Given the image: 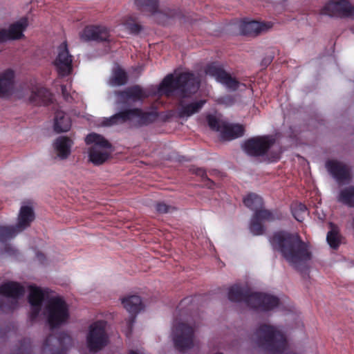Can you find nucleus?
Instances as JSON below:
<instances>
[{"mask_svg":"<svg viewBox=\"0 0 354 354\" xmlns=\"http://www.w3.org/2000/svg\"><path fill=\"white\" fill-rule=\"evenodd\" d=\"M34 213L30 206L24 205L20 209L18 221L14 226H0V241H4L7 239L12 238L17 233L23 231L30 225L34 220Z\"/></svg>","mask_w":354,"mask_h":354,"instance_id":"nucleus-8","label":"nucleus"},{"mask_svg":"<svg viewBox=\"0 0 354 354\" xmlns=\"http://www.w3.org/2000/svg\"><path fill=\"white\" fill-rule=\"evenodd\" d=\"M72 139L67 136H59L54 142V149L60 160L67 159L71 153L73 145Z\"/></svg>","mask_w":354,"mask_h":354,"instance_id":"nucleus-22","label":"nucleus"},{"mask_svg":"<svg viewBox=\"0 0 354 354\" xmlns=\"http://www.w3.org/2000/svg\"><path fill=\"white\" fill-rule=\"evenodd\" d=\"M250 230L251 233L255 236L262 234L265 230L264 226L261 223V221L257 218L254 215H253L251 219Z\"/></svg>","mask_w":354,"mask_h":354,"instance_id":"nucleus-40","label":"nucleus"},{"mask_svg":"<svg viewBox=\"0 0 354 354\" xmlns=\"http://www.w3.org/2000/svg\"><path fill=\"white\" fill-rule=\"evenodd\" d=\"M205 72L206 75L214 77L218 83L223 84L231 91H236L240 86H245V84L241 83L236 77L227 72L222 64L214 62L207 64Z\"/></svg>","mask_w":354,"mask_h":354,"instance_id":"nucleus-7","label":"nucleus"},{"mask_svg":"<svg viewBox=\"0 0 354 354\" xmlns=\"http://www.w3.org/2000/svg\"><path fill=\"white\" fill-rule=\"evenodd\" d=\"M158 117V113L156 110L143 111L140 108H133V119H138L140 125H148L155 122Z\"/></svg>","mask_w":354,"mask_h":354,"instance_id":"nucleus-28","label":"nucleus"},{"mask_svg":"<svg viewBox=\"0 0 354 354\" xmlns=\"http://www.w3.org/2000/svg\"><path fill=\"white\" fill-rule=\"evenodd\" d=\"M199 88V81L191 72H183L176 77L173 74L167 75L160 83L158 92L167 97H170L177 91L182 98L190 97L196 93Z\"/></svg>","mask_w":354,"mask_h":354,"instance_id":"nucleus-3","label":"nucleus"},{"mask_svg":"<svg viewBox=\"0 0 354 354\" xmlns=\"http://www.w3.org/2000/svg\"><path fill=\"white\" fill-rule=\"evenodd\" d=\"M54 339H56L58 347L52 349L51 354H66L68 346L71 344L72 339L71 336L65 332L59 333L56 337H53V335L46 336V354L48 350H50L49 346Z\"/></svg>","mask_w":354,"mask_h":354,"instance_id":"nucleus-20","label":"nucleus"},{"mask_svg":"<svg viewBox=\"0 0 354 354\" xmlns=\"http://www.w3.org/2000/svg\"><path fill=\"white\" fill-rule=\"evenodd\" d=\"M276 142L272 135L256 136L248 139L243 144V149L247 154L254 157L263 156Z\"/></svg>","mask_w":354,"mask_h":354,"instance_id":"nucleus-10","label":"nucleus"},{"mask_svg":"<svg viewBox=\"0 0 354 354\" xmlns=\"http://www.w3.org/2000/svg\"><path fill=\"white\" fill-rule=\"evenodd\" d=\"M337 201L348 207H354V186H349L340 190Z\"/></svg>","mask_w":354,"mask_h":354,"instance_id":"nucleus-35","label":"nucleus"},{"mask_svg":"<svg viewBox=\"0 0 354 354\" xmlns=\"http://www.w3.org/2000/svg\"><path fill=\"white\" fill-rule=\"evenodd\" d=\"M106 327L107 322L104 320H97L89 325L86 342L91 353H97L108 345L109 336Z\"/></svg>","mask_w":354,"mask_h":354,"instance_id":"nucleus-6","label":"nucleus"},{"mask_svg":"<svg viewBox=\"0 0 354 354\" xmlns=\"http://www.w3.org/2000/svg\"><path fill=\"white\" fill-rule=\"evenodd\" d=\"M235 102V99L232 95H226L224 96H222L218 98V102L220 104H223L227 106H231Z\"/></svg>","mask_w":354,"mask_h":354,"instance_id":"nucleus-44","label":"nucleus"},{"mask_svg":"<svg viewBox=\"0 0 354 354\" xmlns=\"http://www.w3.org/2000/svg\"><path fill=\"white\" fill-rule=\"evenodd\" d=\"M269 241L272 249L279 252L286 261L297 270L312 258L308 245L297 234L281 230L274 232Z\"/></svg>","mask_w":354,"mask_h":354,"instance_id":"nucleus-1","label":"nucleus"},{"mask_svg":"<svg viewBox=\"0 0 354 354\" xmlns=\"http://www.w3.org/2000/svg\"><path fill=\"white\" fill-rule=\"evenodd\" d=\"M192 171L196 175H197L198 176H201L203 178H207V180L208 181L207 185L208 186L209 188L213 189L214 185V183L213 181H212L211 180H209V178H207L206 171H205V170L204 169H203V168H195V169H192Z\"/></svg>","mask_w":354,"mask_h":354,"instance_id":"nucleus-43","label":"nucleus"},{"mask_svg":"<svg viewBox=\"0 0 354 354\" xmlns=\"http://www.w3.org/2000/svg\"><path fill=\"white\" fill-rule=\"evenodd\" d=\"M50 290L46 288V317L51 329L66 324L70 318L69 307L59 296L50 297Z\"/></svg>","mask_w":354,"mask_h":354,"instance_id":"nucleus-5","label":"nucleus"},{"mask_svg":"<svg viewBox=\"0 0 354 354\" xmlns=\"http://www.w3.org/2000/svg\"><path fill=\"white\" fill-rule=\"evenodd\" d=\"M228 299L231 301H244L249 307L261 311H269L279 304L277 297L261 292H252L248 288L235 284L230 287Z\"/></svg>","mask_w":354,"mask_h":354,"instance_id":"nucleus-2","label":"nucleus"},{"mask_svg":"<svg viewBox=\"0 0 354 354\" xmlns=\"http://www.w3.org/2000/svg\"><path fill=\"white\" fill-rule=\"evenodd\" d=\"M57 55L53 62L59 78L70 76L73 72V57L70 54L66 41L62 43L57 49Z\"/></svg>","mask_w":354,"mask_h":354,"instance_id":"nucleus-12","label":"nucleus"},{"mask_svg":"<svg viewBox=\"0 0 354 354\" xmlns=\"http://www.w3.org/2000/svg\"><path fill=\"white\" fill-rule=\"evenodd\" d=\"M122 24L131 34L138 35L142 30V26L140 24L138 18L135 15L125 17L123 19Z\"/></svg>","mask_w":354,"mask_h":354,"instance_id":"nucleus-33","label":"nucleus"},{"mask_svg":"<svg viewBox=\"0 0 354 354\" xmlns=\"http://www.w3.org/2000/svg\"><path fill=\"white\" fill-rule=\"evenodd\" d=\"M155 209L159 214H167L176 209L174 207L168 205L163 202L157 203L156 204Z\"/></svg>","mask_w":354,"mask_h":354,"instance_id":"nucleus-42","label":"nucleus"},{"mask_svg":"<svg viewBox=\"0 0 354 354\" xmlns=\"http://www.w3.org/2000/svg\"><path fill=\"white\" fill-rule=\"evenodd\" d=\"M135 3L142 12H147L156 16L158 23L165 24L169 18H177L185 22V15L181 10H168L165 13L159 11L158 0H135Z\"/></svg>","mask_w":354,"mask_h":354,"instance_id":"nucleus-9","label":"nucleus"},{"mask_svg":"<svg viewBox=\"0 0 354 354\" xmlns=\"http://www.w3.org/2000/svg\"><path fill=\"white\" fill-rule=\"evenodd\" d=\"M24 288L18 283L8 282L0 287V294L6 297L7 299H17L24 294Z\"/></svg>","mask_w":354,"mask_h":354,"instance_id":"nucleus-29","label":"nucleus"},{"mask_svg":"<svg viewBox=\"0 0 354 354\" xmlns=\"http://www.w3.org/2000/svg\"><path fill=\"white\" fill-rule=\"evenodd\" d=\"M71 127L70 118L63 111H57L55 113L53 129L57 133L67 132Z\"/></svg>","mask_w":354,"mask_h":354,"instance_id":"nucleus-27","label":"nucleus"},{"mask_svg":"<svg viewBox=\"0 0 354 354\" xmlns=\"http://www.w3.org/2000/svg\"><path fill=\"white\" fill-rule=\"evenodd\" d=\"M330 230L328 232L326 241L329 246L333 250H337L342 243V235L335 224L330 223Z\"/></svg>","mask_w":354,"mask_h":354,"instance_id":"nucleus-32","label":"nucleus"},{"mask_svg":"<svg viewBox=\"0 0 354 354\" xmlns=\"http://www.w3.org/2000/svg\"><path fill=\"white\" fill-rule=\"evenodd\" d=\"M291 209L294 218L299 222H302L304 219V215L307 212L306 206L301 203H295L292 206Z\"/></svg>","mask_w":354,"mask_h":354,"instance_id":"nucleus-39","label":"nucleus"},{"mask_svg":"<svg viewBox=\"0 0 354 354\" xmlns=\"http://www.w3.org/2000/svg\"><path fill=\"white\" fill-rule=\"evenodd\" d=\"M243 203L250 209L257 211L262 207L263 201L260 196L254 193H250L243 198Z\"/></svg>","mask_w":354,"mask_h":354,"instance_id":"nucleus-36","label":"nucleus"},{"mask_svg":"<svg viewBox=\"0 0 354 354\" xmlns=\"http://www.w3.org/2000/svg\"><path fill=\"white\" fill-rule=\"evenodd\" d=\"M127 74L123 69L118 68L114 71L112 81L115 85H124L127 82Z\"/></svg>","mask_w":354,"mask_h":354,"instance_id":"nucleus-38","label":"nucleus"},{"mask_svg":"<svg viewBox=\"0 0 354 354\" xmlns=\"http://www.w3.org/2000/svg\"><path fill=\"white\" fill-rule=\"evenodd\" d=\"M29 302L31 306L30 315L32 319H35L39 314L43 299L42 290L35 286L29 287Z\"/></svg>","mask_w":354,"mask_h":354,"instance_id":"nucleus-23","label":"nucleus"},{"mask_svg":"<svg viewBox=\"0 0 354 354\" xmlns=\"http://www.w3.org/2000/svg\"><path fill=\"white\" fill-rule=\"evenodd\" d=\"M122 103L142 102L149 97V93L139 85H133L118 93Z\"/></svg>","mask_w":354,"mask_h":354,"instance_id":"nucleus-16","label":"nucleus"},{"mask_svg":"<svg viewBox=\"0 0 354 354\" xmlns=\"http://www.w3.org/2000/svg\"><path fill=\"white\" fill-rule=\"evenodd\" d=\"M326 167L328 172L338 183L350 180L351 171L346 164L336 160H330L326 162Z\"/></svg>","mask_w":354,"mask_h":354,"instance_id":"nucleus-17","label":"nucleus"},{"mask_svg":"<svg viewBox=\"0 0 354 354\" xmlns=\"http://www.w3.org/2000/svg\"><path fill=\"white\" fill-rule=\"evenodd\" d=\"M321 15L341 18L353 17L354 6L348 0H330L320 10Z\"/></svg>","mask_w":354,"mask_h":354,"instance_id":"nucleus-13","label":"nucleus"},{"mask_svg":"<svg viewBox=\"0 0 354 354\" xmlns=\"http://www.w3.org/2000/svg\"><path fill=\"white\" fill-rule=\"evenodd\" d=\"M28 26V20L21 18L0 29V43L10 40H19L24 37V32Z\"/></svg>","mask_w":354,"mask_h":354,"instance_id":"nucleus-15","label":"nucleus"},{"mask_svg":"<svg viewBox=\"0 0 354 354\" xmlns=\"http://www.w3.org/2000/svg\"><path fill=\"white\" fill-rule=\"evenodd\" d=\"M196 328L195 324L189 325L184 322H180L174 326V342L178 351H184L193 347Z\"/></svg>","mask_w":354,"mask_h":354,"instance_id":"nucleus-11","label":"nucleus"},{"mask_svg":"<svg viewBox=\"0 0 354 354\" xmlns=\"http://www.w3.org/2000/svg\"><path fill=\"white\" fill-rule=\"evenodd\" d=\"M121 301L124 308L130 313V316L126 322L127 328L125 330L126 336L130 337L136 322V315L143 309L144 305L140 297L138 295H129L122 298Z\"/></svg>","mask_w":354,"mask_h":354,"instance_id":"nucleus-14","label":"nucleus"},{"mask_svg":"<svg viewBox=\"0 0 354 354\" xmlns=\"http://www.w3.org/2000/svg\"><path fill=\"white\" fill-rule=\"evenodd\" d=\"M133 119V109L122 110L109 118H106L103 124L104 126H112L123 124Z\"/></svg>","mask_w":354,"mask_h":354,"instance_id":"nucleus-26","label":"nucleus"},{"mask_svg":"<svg viewBox=\"0 0 354 354\" xmlns=\"http://www.w3.org/2000/svg\"><path fill=\"white\" fill-rule=\"evenodd\" d=\"M273 26L270 21L259 22L257 21H250L243 22L240 26V32L241 35L248 37H257L259 35L270 30Z\"/></svg>","mask_w":354,"mask_h":354,"instance_id":"nucleus-19","label":"nucleus"},{"mask_svg":"<svg viewBox=\"0 0 354 354\" xmlns=\"http://www.w3.org/2000/svg\"><path fill=\"white\" fill-rule=\"evenodd\" d=\"M274 158H275V160L279 159V154H277L275 156H274Z\"/></svg>","mask_w":354,"mask_h":354,"instance_id":"nucleus-48","label":"nucleus"},{"mask_svg":"<svg viewBox=\"0 0 354 354\" xmlns=\"http://www.w3.org/2000/svg\"><path fill=\"white\" fill-rule=\"evenodd\" d=\"M245 129L243 125L236 124H231L225 122L220 132L221 138L225 140H231L243 136Z\"/></svg>","mask_w":354,"mask_h":354,"instance_id":"nucleus-25","label":"nucleus"},{"mask_svg":"<svg viewBox=\"0 0 354 354\" xmlns=\"http://www.w3.org/2000/svg\"><path fill=\"white\" fill-rule=\"evenodd\" d=\"M15 73L7 69L0 73V97H7L12 95L15 89Z\"/></svg>","mask_w":354,"mask_h":354,"instance_id":"nucleus-21","label":"nucleus"},{"mask_svg":"<svg viewBox=\"0 0 354 354\" xmlns=\"http://www.w3.org/2000/svg\"><path fill=\"white\" fill-rule=\"evenodd\" d=\"M129 354H139L136 351H131Z\"/></svg>","mask_w":354,"mask_h":354,"instance_id":"nucleus-47","label":"nucleus"},{"mask_svg":"<svg viewBox=\"0 0 354 354\" xmlns=\"http://www.w3.org/2000/svg\"><path fill=\"white\" fill-rule=\"evenodd\" d=\"M254 215L261 221H274L283 218L282 213L277 209L270 211L266 209H261L255 211Z\"/></svg>","mask_w":354,"mask_h":354,"instance_id":"nucleus-34","label":"nucleus"},{"mask_svg":"<svg viewBox=\"0 0 354 354\" xmlns=\"http://www.w3.org/2000/svg\"><path fill=\"white\" fill-rule=\"evenodd\" d=\"M206 120L210 129L219 133L225 122V121L220 120L212 114H208L206 117Z\"/></svg>","mask_w":354,"mask_h":354,"instance_id":"nucleus-37","label":"nucleus"},{"mask_svg":"<svg viewBox=\"0 0 354 354\" xmlns=\"http://www.w3.org/2000/svg\"><path fill=\"white\" fill-rule=\"evenodd\" d=\"M45 92H46V106H47L48 104L52 102V97H51L52 95L46 88L45 90Z\"/></svg>","mask_w":354,"mask_h":354,"instance_id":"nucleus-46","label":"nucleus"},{"mask_svg":"<svg viewBox=\"0 0 354 354\" xmlns=\"http://www.w3.org/2000/svg\"><path fill=\"white\" fill-rule=\"evenodd\" d=\"M257 344L270 354H281L287 348L288 342L285 335L277 327L261 324L255 332Z\"/></svg>","mask_w":354,"mask_h":354,"instance_id":"nucleus-4","label":"nucleus"},{"mask_svg":"<svg viewBox=\"0 0 354 354\" xmlns=\"http://www.w3.org/2000/svg\"><path fill=\"white\" fill-rule=\"evenodd\" d=\"M109 37V32L104 26H86L80 33V38L82 41H107Z\"/></svg>","mask_w":354,"mask_h":354,"instance_id":"nucleus-18","label":"nucleus"},{"mask_svg":"<svg viewBox=\"0 0 354 354\" xmlns=\"http://www.w3.org/2000/svg\"><path fill=\"white\" fill-rule=\"evenodd\" d=\"M88 157L93 165H100L109 159L110 153L97 147H91L88 151Z\"/></svg>","mask_w":354,"mask_h":354,"instance_id":"nucleus-30","label":"nucleus"},{"mask_svg":"<svg viewBox=\"0 0 354 354\" xmlns=\"http://www.w3.org/2000/svg\"><path fill=\"white\" fill-rule=\"evenodd\" d=\"M206 103L205 100H200L196 102L183 104V101L179 102L178 109V116L179 118H189L192 115L198 113Z\"/></svg>","mask_w":354,"mask_h":354,"instance_id":"nucleus-24","label":"nucleus"},{"mask_svg":"<svg viewBox=\"0 0 354 354\" xmlns=\"http://www.w3.org/2000/svg\"><path fill=\"white\" fill-rule=\"evenodd\" d=\"M61 91L63 98L66 102H71L73 100V97L70 94V93L67 91V88L66 85H61Z\"/></svg>","mask_w":354,"mask_h":354,"instance_id":"nucleus-45","label":"nucleus"},{"mask_svg":"<svg viewBox=\"0 0 354 354\" xmlns=\"http://www.w3.org/2000/svg\"><path fill=\"white\" fill-rule=\"evenodd\" d=\"M85 142L87 145L93 144V147H97L105 151L111 148V143L104 137L95 133H89L86 137Z\"/></svg>","mask_w":354,"mask_h":354,"instance_id":"nucleus-31","label":"nucleus"},{"mask_svg":"<svg viewBox=\"0 0 354 354\" xmlns=\"http://www.w3.org/2000/svg\"><path fill=\"white\" fill-rule=\"evenodd\" d=\"M44 92L41 87L35 86L32 88L29 100L35 104H39L43 102Z\"/></svg>","mask_w":354,"mask_h":354,"instance_id":"nucleus-41","label":"nucleus"}]
</instances>
